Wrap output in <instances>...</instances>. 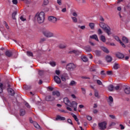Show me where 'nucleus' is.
Instances as JSON below:
<instances>
[{"mask_svg": "<svg viewBox=\"0 0 130 130\" xmlns=\"http://www.w3.org/2000/svg\"><path fill=\"white\" fill-rule=\"evenodd\" d=\"M63 102L66 105H67V109L69 110V111H73V109L72 108L73 107L74 111H77V107H78V103L77 102L73 101L72 103L70 102V100L68 98H64L63 99Z\"/></svg>", "mask_w": 130, "mask_h": 130, "instance_id": "f257e3e1", "label": "nucleus"}, {"mask_svg": "<svg viewBox=\"0 0 130 130\" xmlns=\"http://www.w3.org/2000/svg\"><path fill=\"white\" fill-rule=\"evenodd\" d=\"M35 18L39 24H42V23L44 22V19H45V14L43 12H40V13H37Z\"/></svg>", "mask_w": 130, "mask_h": 130, "instance_id": "f03ea898", "label": "nucleus"}, {"mask_svg": "<svg viewBox=\"0 0 130 130\" xmlns=\"http://www.w3.org/2000/svg\"><path fill=\"white\" fill-rule=\"evenodd\" d=\"M43 34L45 37L47 38H51V37H54V34L49 30H44L43 31Z\"/></svg>", "mask_w": 130, "mask_h": 130, "instance_id": "7ed1b4c3", "label": "nucleus"}, {"mask_svg": "<svg viewBox=\"0 0 130 130\" xmlns=\"http://www.w3.org/2000/svg\"><path fill=\"white\" fill-rule=\"evenodd\" d=\"M76 69V65L73 63H70L66 66L67 71H74Z\"/></svg>", "mask_w": 130, "mask_h": 130, "instance_id": "20e7f679", "label": "nucleus"}, {"mask_svg": "<svg viewBox=\"0 0 130 130\" xmlns=\"http://www.w3.org/2000/svg\"><path fill=\"white\" fill-rule=\"evenodd\" d=\"M48 20L51 23H53V24H55L57 21V18L54 16H49L48 18Z\"/></svg>", "mask_w": 130, "mask_h": 130, "instance_id": "39448f33", "label": "nucleus"}, {"mask_svg": "<svg viewBox=\"0 0 130 130\" xmlns=\"http://www.w3.org/2000/svg\"><path fill=\"white\" fill-rule=\"evenodd\" d=\"M106 122H103L99 123V126L100 128V129L104 130L106 128Z\"/></svg>", "mask_w": 130, "mask_h": 130, "instance_id": "423d86ee", "label": "nucleus"}, {"mask_svg": "<svg viewBox=\"0 0 130 130\" xmlns=\"http://www.w3.org/2000/svg\"><path fill=\"white\" fill-rule=\"evenodd\" d=\"M68 53H70V54H73V53H74V54L76 55H79V54H81V53H82V51L74 50L73 51H69Z\"/></svg>", "mask_w": 130, "mask_h": 130, "instance_id": "0eeeda50", "label": "nucleus"}, {"mask_svg": "<svg viewBox=\"0 0 130 130\" xmlns=\"http://www.w3.org/2000/svg\"><path fill=\"white\" fill-rule=\"evenodd\" d=\"M55 99L54 97L51 96V95H47L45 98L46 101H47L48 102L49 101H54Z\"/></svg>", "mask_w": 130, "mask_h": 130, "instance_id": "6e6552de", "label": "nucleus"}, {"mask_svg": "<svg viewBox=\"0 0 130 130\" xmlns=\"http://www.w3.org/2000/svg\"><path fill=\"white\" fill-rule=\"evenodd\" d=\"M93 54L96 55V56H101L102 52L99 50H95L92 51Z\"/></svg>", "mask_w": 130, "mask_h": 130, "instance_id": "1a4fd4ad", "label": "nucleus"}, {"mask_svg": "<svg viewBox=\"0 0 130 130\" xmlns=\"http://www.w3.org/2000/svg\"><path fill=\"white\" fill-rule=\"evenodd\" d=\"M114 39H115V40H116V41L120 43V44H121V45H122L123 47H125V45H124V44H123V43L121 42V40H120L119 37H118V36H115Z\"/></svg>", "mask_w": 130, "mask_h": 130, "instance_id": "9d476101", "label": "nucleus"}, {"mask_svg": "<svg viewBox=\"0 0 130 130\" xmlns=\"http://www.w3.org/2000/svg\"><path fill=\"white\" fill-rule=\"evenodd\" d=\"M101 28H102L104 30H105L106 28H108L109 26L107 25L106 24L104 23V22H100L99 24Z\"/></svg>", "mask_w": 130, "mask_h": 130, "instance_id": "9b49d317", "label": "nucleus"}, {"mask_svg": "<svg viewBox=\"0 0 130 130\" xmlns=\"http://www.w3.org/2000/svg\"><path fill=\"white\" fill-rule=\"evenodd\" d=\"M54 79L55 82H56V83L57 84H60V83L61 82V80H60V78H59V77H58V76H55L54 77Z\"/></svg>", "mask_w": 130, "mask_h": 130, "instance_id": "f8f14e48", "label": "nucleus"}, {"mask_svg": "<svg viewBox=\"0 0 130 130\" xmlns=\"http://www.w3.org/2000/svg\"><path fill=\"white\" fill-rule=\"evenodd\" d=\"M105 58L107 62H111L112 61V57L110 55H107Z\"/></svg>", "mask_w": 130, "mask_h": 130, "instance_id": "ddd939ff", "label": "nucleus"}, {"mask_svg": "<svg viewBox=\"0 0 130 130\" xmlns=\"http://www.w3.org/2000/svg\"><path fill=\"white\" fill-rule=\"evenodd\" d=\"M5 55H6V56H8V57H11V56L13 55V52L9 50L6 51V52H5Z\"/></svg>", "mask_w": 130, "mask_h": 130, "instance_id": "4468645a", "label": "nucleus"}, {"mask_svg": "<svg viewBox=\"0 0 130 130\" xmlns=\"http://www.w3.org/2000/svg\"><path fill=\"white\" fill-rule=\"evenodd\" d=\"M105 31H106V33L108 34L109 36L112 34V33H111V29H110V27H109V26L107 27L105 30Z\"/></svg>", "mask_w": 130, "mask_h": 130, "instance_id": "2eb2a0df", "label": "nucleus"}, {"mask_svg": "<svg viewBox=\"0 0 130 130\" xmlns=\"http://www.w3.org/2000/svg\"><path fill=\"white\" fill-rule=\"evenodd\" d=\"M101 49L104 51V52H105V53H109V50H108V49L105 47H101Z\"/></svg>", "mask_w": 130, "mask_h": 130, "instance_id": "dca6fc26", "label": "nucleus"}, {"mask_svg": "<svg viewBox=\"0 0 130 130\" xmlns=\"http://www.w3.org/2000/svg\"><path fill=\"white\" fill-rule=\"evenodd\" d=\"M117 57H118V58H123L124 57V55L122 53H117L116 54Z\"/></svg>", "mask_w": 130, "mask_h": 130, "instance_id": "f3484780", "label": "nucleus"}, {"mask_svg": "<svg viewBox=\"0 0 130 130\" xmlns=\"http://www.w3.org/2000/svg\"><path fill=\"white\" fill-rule=\"evenodd\" d=\"M90 38H91V39H94V40H96V41H99V39H98V36H97L96 35L90 36Z\"/></svg>", "mask_w": 130, "mask_h": 130, "instance_id": "a211bd4d", "label": "nucleus"}, {"mask_svg": "<svg viewBox=\"0 0 130 130\" xmlns=\"http://www.w3.org/2000/svg\"><path fill=\"white\" fill-rule=\"evenodd\" d=\"M108 89L109 91H110V92H112L113 91H114V86H113L112 84H110L108 87Z\"/></svg>", "mask_w": 130, "mask_h": 130, "instance_id": "6ab92c4d", "label": "nucleus"}, {"mask_svg": "<svg viewBox=\"0 0 130 130\" xmlns=\"http://www.w3.org/2000/svg\"><path fill=\"white\" fill-rule=\"evenodd\" d=\"M56 120H66V118L57 115L56 118Z\"/></svg>", "mask_w": 130, "mask_h": 130, "instance_id": "aec40b11", "label": "nucleus"}, {"mask_svg": "<svg viewBox=\"0 0 130 130\" xmlns=\"http://www.w3.org/2000/svg\"><path fill=\"white\" fill-rule=\"evenodd\" d=\"M26 114V111H25V110L21 109L20 110V116H24Z\"/></svg>", "mask_w": 130, "mask_h": 130, "instance_id": "412c9836", "label": "nucleus"}, {"mask_svg": "<svg viewBox=\"0 0 130 130\" xmlns=\"http://www.w3.org/2000/svg\"><path fill=\"white\" fill-rule=\"evenodd\" d=\"M122 40L124 43H128V39H127V38H126V37H122Z\"/></svg>", "mask_w": 130, "mask_h": 130, "instance_id": "4be33fe9", "label": "nucleus"}, {"mask_svg": "<svg viewBox=\"0 0 130 130\" xmlns=\"http://www.w3.org/2000/svg\"><path fill=\"white\" fill-rule=\"evenodd\" d=\"M8 91L11 94V95H12V96H14V95H15V91H14L13 89L9 88L8 89Z\"/></svg>", "mask_w": 130, "mask_h": 130, "instance_id": "5701e85b", "label": "nucleus"}, {"mask_svg": "<svg viewBox=\"0 0 130 130\" xmlns=\"http://www.w3.org/2000/svg\"><path fill=\"white\" fill-rule=\"evenodd\" d=\"M34 125L35 126V127H36V128H37V129H40L41 128V127H40V125H39V124H38V123L36 122H34Z\"/></svg>", "mask_w": 130, "mask_h": 130, "instance_id": "b1692460", "label": "nucleus"}, {"mask_svg": "<svg viewBox=\"0 0 130 130\" xmlns=\"http://www.w3.org/2000/svg\"><path fill=\"white\" fill-rule=\"evenodd\" d=\"M52 93H53V95H56L58 97H59V96H60V93H59V91L57 90L53 91Z\"/></svg>", "mask_w": 130, "mask_h": 130, "instance_id": "393cba45", "label": "nucleus"}, {"mask_svg": "<svg viewBox=\"0 0 130 130\" xmlns=\"http://www.w3.org/2000/svg\"><path fill=\"white\" fill-rule=\"evenodd\" d=\"M69 85L70 86H76L77 85V82L74 80H72Z\"/></svg>", "mask_w": 130, "mask_h": 130, "instance_id": "a878e982", "label": "nucleus"}, {"mask_svg": "<svg viewBox=\"0 0 130 130\" xmlns=\"http://www.w3.org/2000/svg\"><path fill=\"white\" fill-rule=\"evenodd\" d=\"M120 67H119V64L117 63H115L114 65V69L115 70H118V69H119Z\"/></svg>", "mask_w": 130, "mask_h": 130, "instance_id": "bb28decb", "label": "nucleus"}, {"mask_svg": "<svg viewBox=\"0 0 130 130\" xmlns=\"http://www.w3.org/2000/svg\"><path fill=\"white\" fill-rule=\"evenodd\" d=\"M124 92L126 94H129L130 93V88L128 87H126L124 89Z\"/></svg>", "mask_w": 130, "mask_h": 130, "instance_id": "cd10ccee", "label": "nucleus"}, {"mask_svg": "<svg viewBox=\"0 0 130 130\" xmlns=\"http://www.w3.org/2000/svg\"><path fill=\"white\" fill-rule=\"evenodd\" d=\"M85 49L86 52H91V51H92V49H91L90 47H87L85 48Z\"/></svg>", "mask_w": 130, "mask_h": 130, "instance_id": "c85d7f7f", "label": "nucleus"}, {"mask_svg": "<svg viewBox=\"0 0 130 130\" xmlns=\"http://www.w3.org/2000/svg\"><path fill=\"white\" fill-rule=\"evenodd\" d=\"M89 26L90 27V28L93 30V29H94V27H95V24H94V23H90L89 24Z\"/></svg>", "mask_w": 130, "mask_h": 130, "instance_id": "c756f323", "label": "nucleus"}, {"mask_svg": "<svg viewBox=\"0 0 130 130\" xmlns=\"http://www.w3.org/2000/svg\"><path fill=\"white\" fill-rule=\"evenodd\" d=\"M81 58L83 61H84V62H86V61L88 60V58H87V57L85 56H83Z\"/></svg>", "mask_w": 130, "mask_h": 130, "instance_id": "7c9ffc66", "label": "nucleus"}, {"mask_svg": "<svg viewBox=\"0 0 130 130\" xmlns=\"http://www.w3.org/2000/svg\"><path fill=\"white\" fill-rule=\"evenodd\" d=\"M101 40L103 42H106V39H105V37L104 36H101Z\"/></svg>", "mask_w": 130, "mask_h": 130, "instance_id": "2f4dec72", "label": "nucleus"}, {"mask_svg": "<svg viewBox=\"0 0 130 130\" xmlns=\"http://www.w3.org/2000/svg\"><path fill=\"white\" fill-rule=\"evenodd\" d=\"M1 79H0V93H2L3 92V84L1 82Z\"/></svg>", "mask_w": 130, "mask_h": 130, "instance_id": "473e14b6", "label": "nucleus"}, {"mask_svg": "<svg viewBox=\"0 0 130 130\" xmlns=\"http://www.w3.org/2000/svg\"><path fill=\"white\" fill-rule=\"evenodd\" d=\"M16 15H17V11H15L12 13V19L16 20Z\"/></svg>", "mask_w": 130, "mask_h": 130, "instance_id": "72a5a7b5", "label": "nucleus"}, {"mask_svg": "<svg viewBox=\"0 0 130 130\" xmlns=\"http://www.w3.org/2000/svg\"><path fill=\"white\" fill-rule=\"evenodd\" d=\"M26 54L28 56H31L32 57L33 56V53H32V52L27 51Z\"/></svg>", "mask_w": 130, "mask_h": 130, "instance_id": "f704fd0d", "label": "nucleus"}, {"mask_svg": "<svg viewBox=\"0 0 130 130\" xmlns=\"http://www.w3.org/2000/svg\"><path fill=\"white\" fill-rule=\"evenodd\" d=\"M71 18L72 19L73 22L74 23H77L78 22V19L75 17H71Z\"/></svg>", "mask_w": 130, "mask_h": 130, "instance_id": "c9c22d12", "label": "nucleus"}, {"mask_svg": "<svg viewBox=\"0 0 130 130\" xmlns=\"http://www.w3.org/2000/svg\"><path fill=\"white\" fill-rule=\"evenodd\" d=\"M109 102H110V105H111V103L113 102V98L112 96H110L109 98Z\"/></svg>", "mask_w": 130, "mask_h": 130, "instance_id": "e433bc0d", "label": "nucleus"}, {"mask_svg": "<svg viewBox=\"0 0 130 130\" xmlns=\"http://www.w3.org/2000/svg\"><path fill=\"white\" fill-rule=\"evenodd\" d=\"M49 63L51 67H55L56 66V63L55 61L50 62Z\"/></svg>", "mask_w": 130, "mask_h": 130, "instance_id": "4c0bfd02", "label": "nucleus"}, {"mask_svg": "<svg viewBox=\"0 0 130 130\" xmlns=\"http://www.w3.org/2000/svg\"><path fill=\"white\" fill-rule=\"evenodd\" d=\"M101 75L102 76V77H106V73H105V71H102L101 72Z\"/></svg>", "mask_w": 130, "mask_h": 130, "instance_id": "58836bf2", "label": "nucleus"}, {"mask_svg": "<svg viewBox=\"0 0 130 130\" xmlns=\"http://www.w3.org/2000/svg\"><path fill=\"white\" fill-rule=\"evenodd\" d=\"M96 83L100 86H102V85H103V84L102 83V82H101V81H100V80H96Z\"/></svg>", "mask_w": 130, "mask_h": 130, "instance_id": "ea45409f", "label": "nucleus"}, {"mask_svg": "<svg viewBox=\"0 0 130 130\" xmlns=\"http://www.w3.org/2000/svg\"><path fill=\"white\" fill-rule=\"evenodd\" d=\"M81 91L82 92V93L85 95L86 94V89L82 87L81 88Z\"/></svg>", "mask_w": 130, "mask_h": 130, "instance_id": "a19ab883", "label": "nucleus"}, {"mask_svg": "<svg viewBox=\"0 0 130 130\" xmlns=\"http://www.w3.org/2000/svg\"><path fill=\"white\" fill-rule=\"evenodd\" d=\"M73 117L74 118V119H75V120H76V121H77V122L79 121V119H78V117H77V116L76 115H73Z\"/></svg>", "mask_w": 130, "mask_h": 130, "instance_id": "79ce46f5", "label": "nucleus"}, {"mask_svg": "<svg viewBox=\"0 0 130 130\" xmlns=\"http://www.w3.org/2000/svg\"><path fill=\"white\" fill-rule=\"evenodd\" d=\"M57 3L59 6H61V5H62L61 0H57Z\"/></svg>", "mask_w": 130, "mask_h": 130, "instance_id": "37998d69", "label": "nucleus"}, {"mask_svg": "<svg viewBox=\"0 0 130 130\" xmlns=\"http://www.w3.org/2000/svg\"><path fill=\"white\" fill-rule=\"evenodd\" d=\"M107 75H108V76H110V75H112V71H107Z\"/></svg>", "mask_w": 130, "mask_h": 130, "instance_id": "c03bdc74", "label": "nucleus"}, {"mask_svg": "<svg viewBox=\"0 0 130 130\" xmlns=\"http://www.w3.org/2000/svg\"><path fill=\"white\" fill-rule=\"evenodd\" d=\"M94 96H95L96 97H97V98H99V93H98V91H95V92H94Z\"/></svg>", "mask_w": 130, "mask_h": 130, "instance_id": "a18cd8bd", "label": "nucleus"}, {"mask_svg": "<svg viewBox=\"0 0 130 130\" xmlns=\"http://www.w3.org/2000/svg\"><path fill=\"white\" fill-rule=\"evenodd\" d=\"M98 33L99 35H100L102 34V33H103V32H102V30H101V29L100 28L98 29Z\"/></svg>", "mask_w": 130, "mask_h": 130, "instance_id": "49530a36", "label": "nucleus"}, {"mask_svg": "<svg viewBox=\"0 0 130 130\" xmlns=\"http://www.w3.org/2000/svg\"><path fill=\"white\" fill-rule=\"evenodd\" d=\"M24 104L25 105V106L26 107H27V108H30V105H29V104L27 102H24Z\"/></svg>", "mask_w": 130, "mask_h": 130, "instance_id": "de8ad7c7", "label": "nucleus"}, {"mask_svg": "<svg viewBox=\"0 0 130 130\" xmlns=\"http://www.w3.org/2000/svg\"><path fill=\"white\" fill-rule=\"evenodd\" d=\"M49 3V2L48 0H44V5H48Z\"/></svg>", "mask_w": 130, "mask_h": 130, "instance_id": "09e8293b", "label": "nucleus"}, {"mask_svg": "<svg viewBox=\"0 0 130 130\" xmlns=\"http://www.w3.org/2000/svg\"><path fill=\"white\" fill-rule=\"evenodd\" d=\"M45 40H46L45 38L41 39L40 40V43H42V42H44V41H45Z\"/></svg>", "mask_w": 130, "mask_h": 130, "instance_id": "8fccbe9b", "label": "nucleus"}, {"mask_svg": "<svg viewBox=\"0 0 130 130\" xmlns=\"http://www.w3.org/2000/svg\"><path fill=\"white\" fill-rule=\"evenodd\" d=\"M109 117H110L112 119H115V116H114L113 115H110Z\"/></svg>", "mask_w": 130, "mask_h": 130, "instance_id": "3c124183", "label": "nucleus"}, {"mask_svg": "<svg viewBox=\"0 0 130 130\" xmlns=\"http://www.w3.org/2000/svg\"><path fill=\"white\" fill-rule=\"evenodd\" d=\"M12 2H13V4H14V5H17V4H18L17 0H13Z\"/></svg>", "mask_w": 130, "mask_h": 130, "instance_id": "603ef678", "label": "nucleus"}, {"mask_svg": "<svg viewBox=\"0 0 130 130\" xmlns=\"http://www.w3.org/2000/svg\"><path fill=\"white\" fill-rule=\"evenodd\" d=\"M73 16L76 18V17H78V14L76 12H73L72 13Z\"/></svg>", "mask_w": 130, "mask_h": 130, "instance_id": "864d4df0", "label": "nucleus"}, {"mask_svg": "<svg viewBox=\"0 0 130 130\" xmlns=\"http://www.w3.org/2000/svg\"><path fill=\"white\" fill-rule=\"evenodd\" d=\"M20 19L21 21H23V22H24V21H26V18H24V17L23 16H21Z\"/></svg>", "mask_w": 130, "mask_h": 130, "instance_id": "5fc2aeb1", "label": "nucleus"}, {"mask_svg": "<svg viewBox=\"0 0 130 130\" xmlns=\"http://www.w3.org/2000/svg\"><path fill=\"white\" fill-rule=\"evenodd\" d=\"M59 47L60 48H66V46L63 45H60L59 46Z\"/></svg>", "mask_w": 130, "mask_h": 130, "instance_id": "6e6d98bb", "label": "nucleus"}, {"mask_svg": "<svg viewBox=\"0 0 130 130\" xmlns=\"http://www.w3.org/2000/svg\"><path fill=\"white\" fill-rule=\"evenodd\" d=\"M68 122L70 124H73V122H72V120H71V119H68Z\"/></svg>", "mask_w": 130, "mask_h": 130, "instance_id": "4d7b16f0", "label": "nucleus"}, {"mask_svg": "<svg viewBox=\"0 0 130 130\" xmlns=\"http://www.w3.org/2000/svg\"><path fill=\"white\" fill-rule=\"evenodd\" d=\"M62 13H66L67 12V8H64L61 10Z\"/></svg>", "mask_w": 130, "mask_h": 130, "instance_id": "13d9d810", "label": "nucleus"}, {"mask_svg": "<svg viewBox=\"0 0 130 130\" xmlns=\"http://www.w3.org/2000/svg\"><path fill=\"white\" fill-rule=\"evenodd\" d=\"M87 118L88 120H92V117H91L90 116H87Z\"/></svg>", "mask_w": 130, "mask_h": 130, "instance_id": "bf43d9fd", "label": "nucleus"}, {"mask_svg": "<svg viewBox=\"0 0 130 130\" xmlns=\"http://www.w3.org/2000/svg\"><path fill=\"white\" fill-rule=\"evenodd\" d=\"M115 90H119V86H116V87H114Z\"/></svg>", "mask_w": 130, "mask_h": 130, "instance_id": "052dcab7", "label": "nucleus"}, {"mask_svg": "<svg viewBox=\"0 0 130 130\" xmlns=\"http://www.w3.org/2000/svg\"><path fill=\"white\" fill-rule=\"evenodd\" d=\"M55 73H56V75H59L60 74V72L59 71V70H56L55 71Z\"/></svg>", "mask_w": 130, "mask_h": 130, "instance_id": "680f3d73", "label": "nucleus"}, {"mask_svg": "<svg viewBox=\"0 0 130 130\" xmlns=\"http://www.w3.org/2000/svg\"><path fill=\"white\" fill-rule=\"evenodd\" d=\"M120 128L121 129H124V126H123V125L122 124H120Z\"/></svg>", "mask_w": 130, "mask_h": 130, "instance_id": "e2e57ef3", "label": "nucleus"}, {"mask_svg": "<svg viewBox=\"0 0 130 130\" xmlns=\"http://www.w3.org/2000/svg\"><path fill=\"white\" fill-rule=\"evenodd\" d=\"M61 79L62 81H63V82H65V81H66V78H64V77L61 76Z\"/></svg>", "mask_w": 130, "mask_h": 130, "instance_id": "0e129e2a", "label": "nucleus"}, {"mask_svg": "<svg viewBox=\"0 0 130 130\" xmlns=\"http://www.w3.org/2000/svg\"><path fill=\"white\" fill-rule=\"evenodd\" d=\"M80 28L82 29V30H84V29H85V28H86V27L85 26V25H83L80 27Z\"/></svg>", "mask_w": 130, "mask_h": 130, "instance_id": "69168bd1", "label": "nucleus"}, {"mask_svg": "<svg viewBox=\"0 0 130 130\" xmlns=\"http://www.w3.org/2000/svg\"><path fill=\"white\" fill-rule=\"evenodd\" d=\"M48 89H49V90H50V91H53V88L52 87H49Z\"/></svg>", "mask_w": 130, "mask_h": 130, "instance_id": "338daca9", "label": "nucleus"}, {"mask_svg": "<svg viewBox=\"0 0 130 130\" xmlns=\"http://www.w3.org/2000/svg\"><path fill=\"white\" fill-rule=\"evenodd\" d=\"M97 112H98V111L97 110L95 109L93 110V113L96 114L97 113Z\"/></svg>", "mask_w": 130, "mask_h": 130, "instance_id": "774afa93", "label": "nucleus"}]
</instances>
